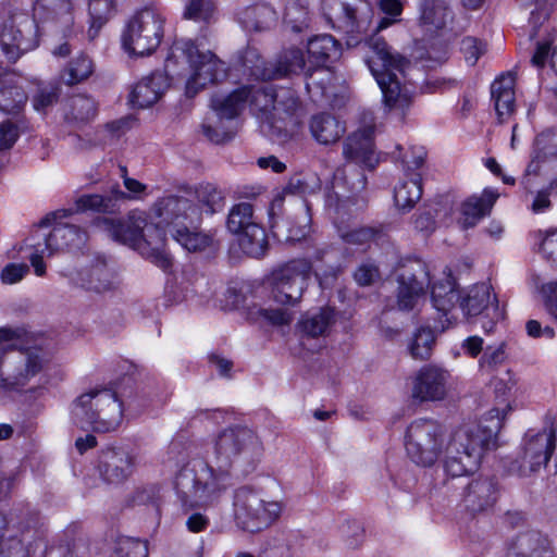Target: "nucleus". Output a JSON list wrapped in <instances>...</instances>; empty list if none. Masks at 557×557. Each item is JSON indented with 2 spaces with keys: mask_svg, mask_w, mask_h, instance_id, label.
<instances>
[{
  "mask_svg": "<svg viewBox=\"0 0 557 557\" xmlns=\"http://www.w3.org/2000/svg\"><path fill=\"white\" fill-rule=\"evenodd\" d=\"M262 443L257 433L243 424L221 430L206 458H195L178 472L175 488L184 506L216 505L232 486L235 468L249 471L260 459Z\"/></svg>",
  "mask_w": 557,
  "mask_h": 557,
  "instance_id": "nucleus-1",
  "label": "nucleus"
},
{
  "mask_svg": "<svg viewBox=\"0 0 557 557\" xmlns=\"http://www.w3.org/2000/svg\"><path fill=\"white\" fill-rule=\"evenodd\" d=\"M503 418L496 408L490 410L478 422L458 426L446 438L445 428L433 419L413 420L407 428L405 446L409 458L422 467L433 466L445 450V472L462 476L478 469L486 450L496 447Z\"/></svg>",
  "mask_w": 557,
  "mask_h": 557,
  "instance_id": "nucleus-2",
  "label": "nucleus"
},
{
  "mask_svg": "<svg viewBox=\"0 0 557 557\" xmlns=\"http://www.w3.org/2000/svg\"><path fill=\"white\" fill-rule=\"evenodd\" d=\"M367 45L372 54L366 62L382 91L385 107L405 111L411 104L412 94L401 84L400 77L409 60L376 35L371 36Z\"/></svg>",
  "mask_w": 557,
  "mask_h": 557,
  "instance_id": "nucleus-3",
  "label": "nucleus"
},
{
  "mask_svg": "<svg viewBox=\"0 0 557 557\" xmlns=\"http://www.w3.org/2000/svg\"><path fill=\"white\" fill-rule=\"evenodd\" d=\"M186 66L190 71L187 78L185 94L188 98L195 97L208 85L219 83L227 76L225 63L213 52L202 51L191 39L175 40L165 59L164 71L169 75L184 77L185 73L176 67Z\"/></svg>",
  "mask_w": 557,
  "mask_h": 557,
  "instance_id": "nucleus-4",
  "label": "nucleus"
},
{
  "mask_svg": "<svg viewBox=\"0 0 557 557\" xmlns=\"http://www.w3.org/2000/svg\"><path fill=\"white\" fill-rule=\"evenodd\" d=\"M71 418L81 429L111 432L122 422L123 404L112 389H91L74 400Z\"/></svg>",
  "mask_w": 557,
  "mask_h": 557,
  "instance_id": "nucleus-5",
  "label": "nucleus"
},
{
  "mask_svg": "<svg viewBox=\"0 0 557 557\" xmlns=\"http://www.w3.org/2000/svg\"><path fill=\"white\" fill-rule=\"evenodd\" d=\"M0 46L11 62L38 46L34 17L12 3L0 4Z\"/></svg>",
  "mask_w": 557,
  "mask_h": 557,
  "instance_id": "nucleus-6",
  "label": "nucleus"
},
{
  "mask_svg": "<svg viewBox=\"0 0 557 557\" xmlns=\"http://www.w3.org/2000/svg\"><path fill=\"white\" fill-rule=\"evenodd\" d=\"M321 8L332 28L346 36L348 46L367 39L373 18V8L368 0H322Z\"/></svg>",
  "mask_w": 557,
  "mask_h": 557,
  "instance_id": "nucleus-7",
  "label": "nucleus"
},
{
  "mask_svg": "<svg viewBox=\"0 0 557 557\" xmlns=\"http://www.w3.org/2000/svg\"><path fill=\"white\" fill-rule=\"evenodd\" d=\"M250 100V108L259 113L261 119L272 124L273 109H280L275 104V88L272 86H260L258 88L244 86L226 97L213 96L211 108L216 113L220 123L222 120H234L245 109Z\"/></svg>",
  "mask_w": 557,
  "mask_h": 557,
  "instance_id": "nucleus-8",
  "label": "nucleus"
},
{
  "mask_svg": "<svg viewBox=\"0 0 557 557\" xmlns=\"http://www.w3.org/2000/svg\"><path fill=\"white\" fill-rule=\"evenodd\" d=\"M163 15L153 8L135 13L122 34L123 48L134 55H148L160 45L163 37Z\"/></svg>",
  "mask_w": 557,
  "mask_h": 557,
  "instance_id": "nucleus-9",
  "label": "nucleus"
},
{
  "mask_svg": "<svg viewBox=\"0 0 557 557\" xmlns=\"http://www.w3.org/2000/svg\"><path fill=\"white\" fill-rule=\"evenodd\" d=\"M311 271L312 264L305 258L293 259L275 267L267 276L274 301L283 306H295L301 298Z\"/></svg>",
  "mask_w": 557,
  "mask_h": 557,
  "instance_id": "nucleus-10",
  "label": "nucleus"
},
{
  "mask_svg": "<svg viewBox=\"0 0 557 557\" xmlns=\"http://www.w3.org/2000/svg\"><path fill=\"white\" fill-rule=\"evenodd\" d=\"M426 154L422 146H411L404 154L399 153L405 176L394 188V201L399 211H410L422 197Z\"/></svg>",
  "mask_w": 557,
  "mask_h": 557,
  "instance_id": "nucleus-11",
  "label": "nucleus"
},
{
  "mask_svg": "<svg viewBox=\"0 0 557 557\" xmlns=\"http://www.w3.org/2000/svg\"><path fill=\"white\" fill-rule=\"evenodd\" d=\"M234 518L236 524L248 532L269 527L281 513V504L265 502L249 487H240L234 494Z\"/></svg>",
  "mask_w": 557,
  "mask_h": 557,
  "instance_id": "nucleus-12",
  "label": "nucleus"
},
{
  "mask_svg": "<svg viewBox=\"0 0 557 557\" xmlns=\"http://www.w3.org/2000/svg\"><path fill=\"white\" fill-rule=\"evenodd\" d=\"M30 333L22 325L0 326V358L9 354H18L28 360L33 373L26 377V385L48 366V352L39 344L30 345Z\"/></svg>",
  "mask_w": 557,
  "mask_h": 557,
  "instance_id": "nucleus-13",
  "label": "nucleus"
},
{
  "mask_svg": "<svg viewBox=\"0 0 557 557\" xmlns=\"http://www.w3.org/2000/svg\"><path fill=\"white\" fill-rule=\"evenodd\" d=\"M397 308L401 311L419 309L426 300V287L430 284L425 264L414 261L404 265L397 275Z\"/></svg>",
  "mask_w": 557,
  "mask_h": 557,
  "instance_id": "nucleus-14",
  "label": "nucleus"
},
{
  "mask_svg": "<svg viewBox=\"0 0 557 557\" xmlns=\"http://www.w3.org/2000/svg\"><path fill=\"white\" fill-rule=\"evenodd\" d=\"M555 440V432L552 429L532 435L527 441L522 455L510 462L508 471L520 478L530 476L539 471L554 453Z\"/></svg>",
  "mask_w": 557,
  "mask_h": 557,
  "instance_id": "nucleus-15",
  "label": "nucleus"
},
{
  "mask_svg": "<svg viewBox=\"0 0 557 557\" xmlns=\"http://www.w3.org/2000/svg\"><path fill=\"white\" fill-rule=\"evenodd\" d=\"M367 185V177L356 168H338L333 175L331 188L325 196L329 209L339 212L352 197L362 191Z\"/></svg>",
  "mask_w": 557,
  "mask_h": 557,
  "instance_id": "nucleus-16",
  "label": "nucleus"
},
{
  "mask_svg": "<svg viewBox=\"0 0 557 557\" xmlns=\"http://www.w3.org/2000/svg\"><path fill=\"white\" fill-rule=\"evenodd\" d=\"M136 466L137 456L122 447L108 448L99 456V473L106 482L111 484L127 480L134 473Z\"/></svg>",
  "mask_w": 557,
  "mask_h": 557,
  "instance_id": "nucleus-17",
  "label": "nucleus"
},
{
  "mask_svg": "<svg viewBox=\"0 0 557 557\" xmlns=\"http://www.w3.org/2000/svg\"><path fill=\"white\" fill-rule=\"evenodd\" d=\"M498 497L497 482L490 476L471 479L463 487L461 504L471 513L493 508Z\"/></svg>",
  "mask_w": 557,
  "mask_h": 557,
  "instance_id": "nucleus-18",
  "label": "nucleus"
},
{
  "mask_svg": "<svg viewBox=\"0 0 557 557\" xmlns=\"http://www.w3.org/2000/svg\"><path fill=\"white\" fill-rule=\"evenodd\" d=\"M99 224L115 242L136 250L146 226V213L133 211L121 220L103 218Z\"/></svg>",
  "mask_w": 557,
  "mask_h": 557,
  "instance_id": "nucleus-19",
  "label": "nucleus"
},
{
  "mask_svg": "<svg viewBox=\"0 0 557 557\" xmlns=\"http://www.w3.org/2000/svg\"><path fill=\"white\" fill-rule=\"evenodd\" d=\"M449 373L437 366H425L418 372L412 395L421 401L441 400L446 395Z\"/></svg>",
  "mask_w": 557,
  "mask_h": 557,
  "instance_id": "nucleus-20",
  "label": "nucleus"
},
{
  "mask_svg": "<svg viewBox=\"0 0 557 557\" xmlns=\"http://www.w3.org/2000/svg\"><path fill=\"white\" fill-rule=\"evenodd\" d=\"M373 136L374 125H366L350 134L344 143V157L356 164L373 169L377 162Z\"/></svg>",
  "mask_w": 557,
  "mask_h": 557,
  "instance_id": "nucleus-21",
  "label": "nucleus"
},
{
  "mask_svg": "<svg viewBox=\"0 0 557 557\" xmlns=\"http://www.w3.org/2000/svg\"><path fill=\"white\" fill-rule=\"evenodd\" d=\"M75 0H36L33 17L35 22L59 25L65 36L73 32Z\"/></svg>",
  "mask_w": 557,
  "mask_h": 557,
  "instance_id": "nucleus-22",
  "label": "nucleus"
},
{
  "mask_svg": "<svg viewBox=\"0 0 557 557\" xmlns=\"http://www.w3.org/2000/svg\"><path fill=\"white\" fill-rule=\"evenodd\" d=\"M156 212L161 219L160 223L165 224L186 221L195 225L201 221L199 208L188 198L181 196L171 195L162 198L156 206Z\"/></svg>",
  "mask_w": 557,
  "mask_h": 557,
  "instance_id": "nucleus-23",
  "label": "nucleus"
},
{
  "mask_svg": "<svg viewBox=\"0 0 557 557\" xmlns=\"http://www.w3.org/2000/svg\"><path fill=\"white\" fill-rule=\"evenodd\" d=\"M176 75L153 72L143 77L129 94V103L133 108L144 109L154 104L170 85V79Z\"/></svg>",
  "mask_w": 557,
  "mask_h": 557,
  "instance_id": "nucleus-24",
  "label": "nucleus"
},
{
  "mask_svg": "<svg viewBox=\"0 0 557 557\" xmlns=\"http://www.w3.org/2000/svg\"><path fill=\"white\" fill-rule=\"evenodd\" d=\"M165 232L164 230L153 223H148L146 219V226L140 235V243L137 246V251L151 262L157 264L164 271L172 267V259L164 250Z\"/></svg>",
  "mask_w": 557,
  "mask_h": 557,
  "instance_id": "nucleus-25",
  "label": "nucleus"
},
{
  "mask_svg": "<svg viewBox=\"0 0 557 557\" xmlns=\"http://www.w3.org/2000/svg\"><path fill=\"white\" fill-rule=\"evenodd\" d=\"M22 355L9 354L0 358V391L20 392L26 386V377L33 367Z\"/></svg>",
  "mask_w": 557,
  "mask_h": 557,
  "instance_id": "nucleus-26",
  "label": "nucleus"
},
{
  "mask_svg": "<svg viewBox=\"0 0 557 557\" xmlns=\"http://www.w3.org/2000/svg\"><path fill=\"white\" fill-rule=\"evenodd\" d=\"M87 242V233L73 224L58 223L49 235L44 236L42 245L48 256L58 251L81 249Z\"/></svg>",
  "mask_w": 557,
  "mask_h": 557,
  "instance_id": "nucleus-27",
  "label": "nucleus"
},
{
  "mask_svg": "<svg viewBox=\"0 0 557 557\" xmlns=\"http://www.w3.org/2000/svg\"><path fill=\"white\" fill-rule=\"evenodd\" d=\"M306 71L304 52L297 48L283 50L274 62H269L268 72L258 70L261 81H272L298 75Z\"/></svg>",
  "mask_w": 557,
  "mask_h": 557,
  "instance_id": "nucleus-28",
  "label": "nucleus"
},
{
  "mask_svg": "<svg viewBox=\"0 0 557 557\" xmlns=\"http://www.w3.org/2000/svg\"><path fill=\"white\" fill-rule=\"evenodd\" d=\"M507 557H556L552 542L536 531L519 534L511 543Z\"/></svg>",
  "mask_w": 557,
  "mask_h": 557,
  "instance_id": "nucleus-29",
  "label": "nucleus"
},
{
  "mask_svg": "<svg viewBox=\"0 0 557 557\" xmlns=\"http://www.w3.org/2000/svg\"><path fill=\"white\" fill-rule=\"evenodd\" d=\"M454 21V12L448 0H420V25L435 34L445 29Z\"/></svg>",
  "mask_w": 557,
  "mask_h": 557,
  "instance_id": "nucleus-30",
  "label": "nucleus"
},
{
  "mask_svg": "<svg viewBox=\"0 0 557 557\" xmlns=\"http://www.w3.org/2000/svg\"><path fill=\"white\" fill-rule=\"evenodd\" d=\"M311 137L323 146L337 143L346 132V125L331 113L313 114L308 123Z\"/></svg>",
  "mask_w": 557,
  "mask_h": 557,
  "instance_id": "nucleus-31",
  "label": "nucleus"
},
{
  "mask_svg": "<svg viewBox=\"0 0 557 557\" xmlns=\"http://www.w3.org/2000/svg\"><path fill=\"white\" fill-rule=\"evenodd\" d=\"M498 194L492 189L485 188L480 197L471 196L466 199L460 207L459 224L462 228L473 227L478 222L490 213Z\"/></svg>",
  "mask_w": 557,
  "mask_h": 557,
  "instance_id": "nucleus-32",
  "label": "nucleus"
},
{
  "mask_svg": "<svg viewBox=\"0 0 557 557\" xmlns=\"http://www.w3.org/2000/svg\"><path fill=\"white\" fill-rule=\"evenodd\" d=\"M129 196L120 189L119 185L113 186L107 195H83L75 201L77 211H95L101 213H115L120 210L121 202Z\"/></svg>",
  "mask_w": 557,
  "mask_h": 557,
  "instance_id": "nucleus-33",
  "label": "nucleus"
},
{
  "mask_svg": "<svg viewBox=\"0 0 557 557\" xmlns=\"http://www.w3.org/2000/svg\"><path fill=\"white\" fill-rule=\"evenodd\" d=\"M542 171L557 172V144L547 143L545 133L536 136L532 159L525 170L528 175H536Z\"/></svg>",
  "mask_w": 557,
  "mask_h": 557,
  "instance_id": "nucleus-34",
  "label": "nucleus"
},
{
  "mask_svg": "<svg viewBox=\"0 0 557 557\" xmlns=\"http://www.w3.org/2000/svg\"><path fill=\"white\" fill-rule=\"evenodd\" d=\"M515 77L512 74H503L491 86V96L500 122L508 117L515 108Z\"/></svg>",
  "mask_w": 557,
  "mask_h": 557,
  "instance_id": "nucleus-35",
  "label": "nucleus"
},
{
  "mask_svg": "<svg viewBox=\"0 0 557 557\" xmlns=\"http://www.w3.org/2000/svg\"><path fill=\"white\" fill-rule=\"evenodd\" d=\"M458 308L465 313H483L498 311L499 305L496 297L491 295V286L482 283L471 287L466 296L460 295Z\"/></svg>",
  "mask_w": 557,
  "mask_h": 557,
  "instance_id": "nucleus-36",
  "label": "nucleus"
},
{
  "mask_svg": "<svg viewBox=\"0 0 557 557\" xmlns=\"http://www.w3.org/2000/svg\"><path fill=\"white\" fill-rule=\"evenodd\" d=\"M309 59L317 66H325L341 57V44L327 34L318 35L308 41Z\"/></svg>",
  "mask_w": 557,
  "mask_h": 557,
  "instance_id": "nucleus-37",
  "label": "nucleus"
},
{
  "mask_svg": "<svg viewBox=\"0 0 557 557\" xmlns=\"http://www.w3.org/2000/svg\"><path fill=\"white\" fill-rule=\"evenodd\" d=\"M82 281L84 287L97 293L114 289L119 285L115 273L104 260H97L83 273Z\"/></svg>",
  "mask_w": 557,
  "mask_h": 557,
  "instance_id": "nucleus-38",
  "label": "nucleus"
},
{
  "mask_svg": "<svg viewBox=\"0 0 557 557\" xmlns=\"http://www.w3.org/2000/svg\"><path fill=\"white\" fill-rule=\"evenodd\" d=\"M27 102L24 89L13 83L8 75H0V110L18 115Z\"/></svg>",
  "mask_w": 557,
  "mask_h": 557,
  "instance_id": "nucleus-39",
  "label": "nucleus"
},
{
  "mask_svg": "<svg viewBox=\"0 0 557 557\" xmlns=\"http://www.w3.org/2000/svg\"><path fill=\"white\" fill-rule=\"evenodd\" d=\"M116 0H88L89 27L87 38L95 40L100 29L115 15Z\"/></svg>",
  "mask_w": 557,
  "mask_h": 557,
  "instance_id": "nucleus-40",
  "label": "nucleus"
},
{
  "mask_svg": "<svg viewBox=\"0 0 557 557\" xmlns=\"http://www.w3.org/2000/svg\"><path fill=\"white\" fill-rule=\"evenodd\" d=\"M433 307L441 313H448L459 305L460 293L456 288V283L450 274H447L442 281L436 282L431 290Z\"/></svg>",
  "mask_w": 557,
  "mask_h": 557,
  "instance_id": "nucleus-41",
  "label": "nucleus"
},
{
  "mask_svg": "<svg viewBox=\"0 0 557 557\" xmlns=\"http://www.w3.org/2000/svg\"><path fill=\"white\" fill-rule=\"evenodd\" d=\"M275 20V11L267 4L248 7L238 14L240 25L248 32L265 30Z\"/></svg>",
  "mask_w": 557,
  "mask_h": 557,
  "instance_id": "nucleus-42",
  "label": "nucleus"
},
{
  "mask_svg": "<svg viewBox=\"0 0 557 557\" xmlns=\"http://www.w3.org/2000/svg\"><path fill=\"white\" fill-rule=\"evenodd\" d=\"M271 232L280 243H295L305 238L309 232L307 224H296L289 216H271Z\"/></svg>",
  "mask_w": 557,
  "mask_h": 557,
  "instance_id": "nucleus-43",
  "label": "nucleus"
},
{
  "mask_svg": "<svg viewBox=\"0 0 557 557\" xmlns=\"http://www.w3.org/2000/svg\"><path fill=\"white\" fill-rule=\"evenodd\" d=\"M97 115L96 101L86 95H75L67 100L65 119L72 123H87Z\"/></svg>",
  "mask_w": 557,
  "mask_h": 557,
  "instance_id": "nucleus-44",
  "label": "nucleus"
},
{
  "mask_svg": "<svg viewBox=\"0 0 557 557\" xmlns=\"http://www.w3.org/2000/svg\"><path fill=\"white\" fill-rule=\"evenodd\" d=\"M242 251L252 258H262L268 250V237L264 228L260 225L248 227L238 239Z\"/></svg>",
  "mask_w": 557,
  "mask_h": 557,
  "instance_id": "nucleus-45",
  "label": "nucleus"
},
{
  "mask_svg": "<svg viewBox=\"0 0 557 557\" xmlns=\"http://www.w3.org/2000/svg\"><path fill=\"white\" fill-rule=\"evenodd\" d=\"M199 211L201 215H212L223 210L225 205L224 193L214 184L207 183L200 185L196 190Z\"/></svg>",
  "mask_w": 557,
  "mask_h": 557,
  "instance_id": "nucleus-46",
  "label": "nucleus"
},
{
  "mask_svg": "<svg viewBox=\"0 0 557 557\" xmlns=\"http://www.w3.org/2000/svg\"><path fill=\"white\" fill-rule=\"evenodd\" d=\"M259 225L253 218V207L248 202H239L232 207L227 215V230L234 234H244L248 227Z\"/></svg>",
  "mask_w": 557,
  "mask_h": 557,
  "instance_id": "nucleus-47",
  "label": "nucleus"
},
{
  "mask_svg": "<svg viewBox=\"0 0 557 557\" xmlns=\"http://www.w3.org/2000/svg\"><path fill=\"white\" fill-rule=\"evenodd\" d=\"M170 232L173 239L188 251H202L212 244L210 235L191 232L187 226L175 227Z\"/></svg>",
  "mask_w": 557,
  "mask_h": 557,
  "instance_id": "nucleus-48",
  "label": "nucleus"
},
{
  "mask_svg": "<svg viewBox=\"0 0 557 557\" xmlns=\"http://www.w3.org/2000/svg\"><path fill=\"white\" fill-rule=\"evenodd\" d=\"M308 0H292L285 7L284 23L290 30L300 33L308 27Z\"/></svg>",
  "mask_w": 557,
  "mask_h": 557,
  "instance_id": "nucleus-49",
  "label": "nucleus"
},
{
  "mask_svg": "<svg viewBox=\"0 0 557 557\" xmlns=\"http://www.w3.org/2000/svg\"><path fill=\"white\" fill-rule=\"evenodd\" d=\"M28 128L27 120L18 116L16 120H3L0 122V152L11 149L22 132Z\"/></svg>",
  "mask_w": 557,
  "mask_h": 557,
  "instance_id": "nucleus-50",
  "label": "nucleus"
},
{
  "mask_svg": "<svg viewBox=\"0 0 557 557\" xmlns=\"http://www.w3.org/2000/svg\"><path fill=\"white\" fill-rule=\"evenodd\" d=\"M275 104L280 109H273L272 124L275 121H283L285 117L292 116L299 107V99L296 92L288 88L275 89Z\"/></svg>",
  "mask_w": 557,
  "mask_h": 557,
  "instance_id": "nucleus-51",
  "label": "nucleus"
},
{
  "mask_svg": "<svg viewBox=\"0 0 557 557\" xmlns=\"http://www.w3.org/2000/svg\"><path fill=\"white\" fill-rule=\"evenodd\" d=\"M94 71L92 61L85 54H79L70 62L62 74L67 85H75L88 78Z\"/></svg>",
  "mask_w": 557,
  "mask_h": 557,
  "instance_id": "nucleus-52",
  "label": "nucleus"
},
{
  "mask_svg": "<svg viewBox=\"0 0 557 557\" xmlns=\"http://www.w3.org/2000/svg\"><path fill=\"white\" fill-rule=\"evenodd\" d=\"M435 341L434 332L426 326L418 329L409 345L412 358L425 360L431 356L432 346Z\"/></svg>",
  "mask_w": 557,
  "mask_h": 557,
  "instance_id": "nucleus-53",
  "label": "nucleus"
},
{
  "mask_svg": "<svg viewBox=\"0 0 557 557\" xmlns=\"http://www.w3.org/2000/svg\"><path fill=\"white\" fill-rule=\"evenodd\" d=\"M331 315H302L297 323V330L299 333L310 337H317L323 335L330 323Z\"/></svg>",
  "mask_w": 557,
  "mask_h": 557,
  "instance_id": "nucleus-54",
  "label": "nucleus"
},
{
  "mask_svg": "<svg viewBox=\"0 0 557 557\" xmlns=\"http://www.w3.org/2000/svg\"><path fill=\"white\" fill-rule=\"evenodd\" d=\"M215 5L212 0H188L184 17L199 22H210L214 15Z\"/></svg>",
  "mask_w": 557,
  "mask_h": 557,
  "instance_id": "nucleus-55",
  "label": "nucleus"
},
{
  "mask_svg": "<svg viewBox=\"0 0 557 557\" xmlns=\"http://www.w3.org/2000/svg\"><path fill=\"white\" fill-rule=\"evenodd\" d=\"M114 557H148V546L137 539L121 537L115 544Z\"/></svg>",
  "mask_w": 557,
  "mask_h": 557,
  "instance_id": "nucleus-56",
  "label": "nucleus"
},
{
  "mask_svg": "<svg viewBox=\"0 0 557 557\" xmlns=\"http://www.w3.org/2000/svg\"><path fill=\"white\" fill-rule=\"evenodd\" d=\"M534 236L539 242L540 252L543 257L557 265V227L546 232L537 231Z\"/></svg>",
  "mask_w": 557,
  "mask_h": 557,
  "instance_id": "nucleus-57",
  "label": "nucleus"
},
{
  "mask_svg": "<svg viewBox=\"0 0 557 557\" xmlns=\"http://www.w3.org/2000/svg\"><path fill=\"white\" fill-rule=\"evenodd\" d=\"M379 5L380 10L385 14V16L382 17L377 23L375 27L376 33L399 22V16L403 12V4L399 0H381Z\"/></svg>",
  "mask_w": 557,
  "mask_h": 557,
  "instance_id": "nucleus-58",
  "label": "nucleus"
},
{
  "mask_svg": "<svg viewBox=\"0 0 557 557\" xmlns=\"http://www.w3.org/2000/svg\"><path fill=\"white\" fill-rule=\"evenodd\" d=\"M242 64L245 69V72L248 73L249 76L261 79V75L257 74V71L268 72L269 62H265L259 54L258 50L252 47H248L244 50L242 57Z\"/></svg>",
  "mask_w": 557,
  "mask_h": 557,
  "instance_id": "nucleus-59",
  "label": "nucleus"
},
{
  "mask_svg": "<svg viewBox=\"0 0 557 557\" xmlns=\"http://www.w3.org/2000/svg\"><path fill=\"white\" fill-rule=\"evenodd\" d=\"M306 86L310 90L312 87L320 88L322 94L325 92L332 81V75L326 66L308 67L305 71Z\"/></svg>",
  "mask_w": 557,
  "mask_h": 557,
  "instance_id": "nucleus-60",
  "label": "nucleus"
},
{
  "mask_svg": "<svg viewBox=\"0 0 557 557\" xmlns=\"http://www.w3.org/2000/svg\"><path fill=\"white\" fill-rule=\"evenodd\" d=\"M533 281L546 309L552 313H557V281L542 283L540 277H535Z\"/></svg>",
  "mask_w": 557,
  "mask_h": 557,
  "instance_id": "nucleus-61",
  "label": "nucleus"
},
{
  "mask_svg": "<svg viewBox=\"0 0 557 557\" xmlns=\"http://www.w3.org/2000/svg\"><path fill=\"white\" fill-rule=\"evenodd\" d=\"M341 536L349 548L358 547L363 540V529L357 521H345L339 528Z\"/></svg>",
  "mask_w": 557,
  "mask_h": 557,
  "instance_id": "nucleus-62",
  "label": "nucleus"
},
{
  "mask_svg": "<svg viewBox=\"0 0 557 557\" xmlns=\"http://www.w3.org/2000/svg\"><path fill=\"white\" fill-rule=\"evenodd\" d=\"M59 98V88L55 86H46L38 89L33 98V107L37 112L45 113L53 106Z\"/></svg>",
  "mask_w": 557,
  "mask_h": 557,
  "instance_id": "nucleus-63",
  "label": "nucleus"
},
{
  "mask_svg": "<svg viewBox=\"0 0 557 557\" xmlns=\"http://www.w3.org/2000/svg\"><path fill=\"white\" fill-rule=\"evenodd\" d=\"M381 277L379 268L370 261L362 262L354 272V278L359 286H370Z\"/></svg>",
  "mask_w": 557,
  "mask_h": 557,
  "instance_id": "nucleus-64",
  "label": "nucleus"
}]
</instances>
